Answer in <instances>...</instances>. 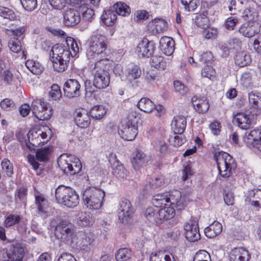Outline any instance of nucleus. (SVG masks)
<instances>
[{"label": "nucleus", "mask_w": 261, "mask_h": 261, "mask_svg": "<svg viewBox=\"0 0 261 261\" xmlns=\"http://www.w3.org/2000/svg\"><path fill=\"white\" fill-rule=\"evenodd\" d=\"M70 55V51L65 46L59 44L54 45L50 51V60L54 69L60 72L66 70Z\"/></svg>", "instance_id": "nucleus-1"}, {"label": "nucleus", "mask_w": 261, "mask_h": 261, "mask_svg": "<svg viewBox=\"0 0 261 261\" xmlns=\"http://www.w3.org/2000/svg\"><path fill=\"white\" fill-rule=\"evenodd\" d=\"M55 197L57 202L67 207L73 208L79 203L80 197L76 191L73 188L60 185L56 189Z\"/></svg>", "instance_id": "nucleus-2"}, {"label": "nucleus", "mask_w": 261, "mask_h": 261, "mask_svg": "<svg viewBox=\"0 0 261 261\" xmlns=\"http://www.w3.org/2000/svg\"><path fill=\"white\" fill-rule=\"evenodd\" d=\"M107 48L105 36L100 34L92 35L89 41V47L86 55L90 60H98L105 55Z\"/></svg>", "instance_id": "nucleus-3"}, {"label": "nucleus", "mask_w": 261, "mask_h": 261, "mask_svg": "<svg viewBox=\"0 0 261 261\" xmlns=\"http://www.w3.org/2000/svg\"><path fill=\"white\" fill-rule=\"evenodd\" d=\"M105 196V193L102 190L94 187H89L84 191L82 199L87 207L98 210L102 205Z\"/></svg>", "instance_id": "nucleus-4"}, {"label": "nucleus", "mask_w": 261, "mask_h": 261, "mask_svg": "<svg viewBox=\"0 0 261 261\" xmlns=\"http://www.w3.org/2000/svg\"><path fill=\"white\" fill-rule=\"evenodd\" d=\"M59 167L67 175H73L79 173L82 169L80 160L72 155L62 154L57 161Z\"/></svg>", "instance_id": "nucleus-5"}, {"label": "nucleus", "mask_w": 261, "mask_h": 261, "mask_svg": "<svg viewBox=\"0 0 261 261\" xmlns=\"http://www.w3.org/2000/svg\"><path fill=\"white\" fill-rule=\"evenodd\" d=\"M219 174L223 177H228L231 174V170L236 168L233 158L225 152H219L215 154Z\"/></svg>", "instance_id": "nucleus-6"}, {"label": "nucleus", "mask_w": 261, "mask_h": 261, "mask_svg": "<svg viewBox=\"0 0 261 261\" xmlns=\"http://www.w3.org/2000/svg\"><path fill=\"white\" fill-rule=\"evenodd\" d=\"M50 224L52 227L55 228V234L58 239L64 241H68L72 239L74 231L69 221L62 220L57 223L56 220H53Z\"/></svg>", "instance_id": "nucleus-7"}, {"label": "nucleus", "mask_w": 261, "mask_h": 261, "mask_svg": "<svg viewBox=\"0 0 261 261\" xmlns=\"http://www.w3.org/2000/svg\"><path fill=\"white\" fill-rule=\"evenodd\" d=\"M31 111L35 116L40 120H48L53 115L51 107L41 99H35L33 101Z\"/></svg>", "instance_id": "nucleus-8"}, {"label": "nucleus", "mask_w": 261, "mask_h": 261, "mask_svg": "<svg viewBox=\"0 0 261 261\" xmlns=\"http://www.w3.org/2000/svg\"><path fill=\"white\" fill-rule=\"evenodd\" d=\"M118 134L123 139L132 141L138 134L137 127L132 120H124L119 126Z\"/></svg>", "instance_id": "nucleus-9"}, {"label": "nucleus", "mask_w": 261, "mask_h": 261, "mask_svg": "<svg viewBox=\"0 0 261 261\" xmlns=\"http://www.w3.org/2000/svg\"><path fill=\"white\" fill-rule=\"evenodd\" d=\"M134 212V208L130 202L126 198L121 199L117 209L118 217L120 221L122 223H127Z\"/></svg>", "instance_id": "nucleus-10"}, {"label": "nucleus", "mask_w": 261, "mask_h": 261, "mask_svg": "<svg viewBox=\"0 0 261 261\" xmlns=\"http://www.w3.org/2000/svg\"><path fill=\"white\" fill-rule=\"evenodd\" d=\"M185 236L189 242H194L200 239L198 219L191 218L184 225Z\"/></svg>", "instance_id": "nucleus-11"}, {"label": "nucleus", "mask_w": 261, "mask_h": 261, "mask_svg": "<svg viewBox=\"0 0 261 261\" xmlns=\"http://www.w3.org/2000/svg\"><path fill=\"white\" fill-rule=\"evenodd\" d=\"M77 245L82 250L88 251L94 246V237L90 232L80 231L75 236Z\"/></svg>", "instance_id": "nucleus-12"}, {"label": "nucleus", "mask_w": 261, "mask_h": 261, "mask_svg": "<svg viewBox=\"0 0 261 261\" xmlns=\"http://www.w3.org/2000/svg\"><path fill=\"white\" fill-rule=\"evenodd\" d=\"M6 261H22L24 255L22 245L18 242L11 243L6 248Z\"/></svg>", "instance_id": "nucleus-13"}, {"label": "nucleus", "mask_w": 261, "mask_h": 261, "mask_svg": "<svg viewBox=\"0 0 261 261\" xmlns=\"http://www.w3.org/2000/svg\"><path fill=\"white\" fill-rule=\"evenodd\" d=\"M109 162L112 168V174L119 179L125 178L127 176V171L124 166L119 161L116 154L113 153L109 155Z\"/></svg>", "instance_id": "nucleus-14"}, {"label": "nucleus", "mask_w": 261, "mask_h": 261, "mask_svg": "<svg viewBox=\"0 0 261 261\" xmlns=\"http://www.w3.org/2000/svg\"><path fill=\"white\" fill-rule=\"evenodd\" d=\"M167 203H170V205L172 207H175L177 210H181L186 205L185 198L181 196L180 191L174 190L167 193Z\"/></svg>", "instance_id": "nucleus-15"}, {"label": "nucleus", "mask_w": 261, "mask_h": 261, "mask_svg": "<svg viewBox=\"0 0 261 261\" xmlns=\"http://www.w3.org/2000/svg\"><path fill=\"white\" fill-rule=\"evenodd\" d=\"M155 48L153 42L144 38L138 44L136 48V52L139 56L148 58L153 55Z\"/></svg>", "instance_id": "nucleus-16"}, {"label": "nucleus", "mask_w": 261, "mask_h": 261, "mask_svg": "<svg viewBox=\"0 0 261 261\" xmlns=\"http://www.w3.org/2000/svg\"><path fill=\"white\" fill-rule=\"evenodd\" d=\"M81 85L74 79H69L64 84L63 91L65 95L69 98L77 97L80 95Z\"/></svg>", "instance_id": "nucleus-17"}, {"label": "nucleus", "mask_w": 261, "mask_h": 261, "mask_svg": "<svg viewBox=\"0 0 261 261\" xmlns=\"http://www.w3.org/2000/svg\"><path fill=\"white\" fill-rule=\"evenodd\" d=\"M81 21L79 12L72 8H67L63 13V23L67 27L76 25Z\"/></svg>", "instance_id": "nucleus-18"}, {"label": "nucleus", "mask_w": 261, "mask_h": 261, "mask_svg": "<svg viewBox=\"0 0 261 261\" xmlns=\"http://www.w3.org/2000/svg\"><path fill=\"white\" fill-rule=\"evenodd\" d=\"M75 123L81 128H87L91 123L90 115L84 109H77L74 113Z\"/></svg>", "instance_id": "nucleus-19"}, {"label": "nucleus", "mask_w": 261, "mask_h": 261, "mask_svg": "<svg viewBox=\"0 0 261 261\" xmlns=\"http://www.w3.org/2000/svg\"><path fill=\"white\" fill-rule=\"evenodd\" d=\"M93 75V86L98 89L107 88L110 84V75L109 73L92 72Z\"/></svg>", "instance_id": "nucleus-20"}, {"label": "nucleus", "mask_w": 261, "mask_h": 261, "mask_svg": "<svg viewBox=\"0 0 261 261\" xmlns=\"http://www.w3.org/2000/svg\"><path fill=\"white\" fill-rule=\"evenodd\" d=\"M252 121L251 115L246 113H237L233 118V123L243 129H247L250 128L252 125Z\"/></svg>", "instance_id": "nucleus-21"}, {"label": "nucleus", "mask_w": 261, "mask_h": 261, "mask_svg": "<svg viewBox=\"0 0 261 261\" xmlns=\"http://www.w3.org/2000/svg\"><path fill=\"white\" fill-rule=\"evenodd\" d=\"M35 205L37 214L41 217L46 218L48 215V201L41 194H35Z\"/></svg>", "instance_id": "nucleus-22"}, {"label": "nucleus", "mask_w": 261, "mask_h": 261, "mask_svg": "<svg viewBox=\"0 0 261 261\" xmlns=\"http://www.w3.org/2000/svg\"><path fill=\"white\" fill-rule=\"evenodd\" d=\"M3 225L6 228L17 225V228L19 232H23L26 230L25 224L20 222V217L17 214L9 215L4 220Z\"/></svg>", "instance_id": "nucleus-23"}, {"label": "nucleus", "mask_w": 261, "mask_h": 261, "mask_svg": "<svg viewBox=\"0 0 261 261\" xmlns=\"http://www.w3.org/2000/svg\"><path fill=\"white\" fill-rule=\"evenodd\" d=\"M250 257L248 251L244 248H235L229 254V261H248Z\"/></svg>", "instance_id": "nucleus-24"}, {"label": "nucleus", "mask_w": 261, "mask_h": 261, "mask_svg": "<svg viewBox=\"0 0 261 261\" xmlns=\"http://www.w3.org/2000/svg\"><path fill=\"white\" fill-rule=\"evenodd\" d=\"M174 41L171 38L164 36L161 38L160 47L161 50L167 56L171 55L174 51Z\"/></svg>", "instance_id": "nucleus-25"}, {"label": "nucleus", "mask_w": 261, "mask_h": 261, "mask_svg": "<svg viewBox=\"0 0 261 261\" xmlns=\"http://www.w3.org/2000/svg\"><path fill=\"white\" fill-rule=\"evenodd\" d=\"M192 102L195 110L199 113H204L209 109V103L205 97L200 98L194 96L192 98Z\"/></svg>", "instance_id": "nucleus-26"}, {"label": "nucleus", "mask_w": 261, "mask_h": 261, "mask_svg": "<svg viewBox=\"0 0 261 261\" xmlns=\"http://www.w3.org/2000/svg\"><path fill=\"white\" fill-rule=\"evenodd\" d=\"M260 31L258 24L252 22L247 24H244L240 29V32L246 37L250 38L254 36Z\"/></svg>", "instance_id": "nucleus-27"}, {"label": "nucleus", "mask_w": 261, "mask_h": 261, "mask_svg": "<svg viewBox=\"0 0 261 261\" xmlns=\"http://www.w3.org/2000/svg\"><path fill=\"white\" fill-rule=\"evenodd\" d=\"M148 162V158L145 154L141 151H135L131 159V162L133 168L138 170L140 167L144 166Z\"/></svg>", "instance_id": "nucleus-28"}, {"label": "nucleus", "mask_w": 261, "mask_h": 261, "mask_svg": "<svg viewBox=\"0 0 261 261\" xmlns=\"http://www.w3.org/2000/svg\"><path fill=\"white\" fill-rule=\"evenodd\" d=\"M97 60L92 72L109 73V70L112 68V62L107 58H99Z\"/></svg>", "instance_id": "nucleus-29"}, {"label": "nucleus", "mask_w": 261, "mask_h": 261, "mask_svg": "<svg viewBox=\"0 0 261 261\" xmlns=\"http://www.w3.org/2000/svg\"><path fill=\"white\" fill-rule=\"evenodd\" d=\"M171 125L174 134H182L186 127V119L182 116H177L174 118Z\"/></svg>", "instance_id": "nucleus-30"}, {"label": "nucleus", "mask_w": 261, "mask_h": 261, "mask_svg": "<svg viewBox=\"0 0 261 261\" xmlns=\"http://www.w3.org/2000/svg\"><path fill=\"white\" fill-rule=\"evenodd\" d=\"M236 65L239 67H244L249 65L251 62L250 55L246 51L238 52L234 57Z\"/></svg>", "instance_id": "nucleus-31"}, {"label": "nucleus", "mask_w": 261, "mask_h": 261, "mask_svg": "<svg viewBox=\"0 0 261 261\" xmlns=\"http://www.w3.org/2000/svg\"><path fill=\"white\" fill-rule=\"evenodd\" d=\"M222 230L221 224L215 221L204 229V233L207 238H213L220 234Z\"/></svg>", "instance_id": "nucleus-32"}, {"label": "nucleus", "mask_w": 261, "mask_h": 261, "mask_svg": "<svg viewBox=\"0 0 261 261\" xmlns=\"http://www.w3.org/2000/svg\"><path fill=\"white\" fill-rule=\"evenodd\" d=\"M175 210L171 206H167L160 208L158 211L159 223L161 221L172 219L175 216Z\"/></svg>", "instance_id": "nucleus-33"}, {"label": "nucleus", "mask_w": 261, "mask_h": 261, "mask_svg": "<svg viewBox=\"0 0 261 261\" xmlns=\"http://www.w3.org/2000/svg\"><path fill=\"white\" fill-rule=\"evenodd\" d=\"M138 108L147 113H151L155 108V104L147 97L142 98L138 103Z\"/></svg>", "instance_id": "nucleus-34"}, {"label": "nucleus", "mask_w": 261, "mask_h": 261, "mask_svg": "<svg viewBox=\"0 0 261 261\" xmlns=\"http://www.w3.org/2000/svg\"><path fill=\"white\" fill-rule=\"evenodd\" d=\"M51 152L52 147L49 146L39 148L36 152V160L39 162H46L49 160Z\"/></svg>", "instance_id": "nucleus-35"}, {"label": "nucleus", "mask_w": 261, "mask_h": 261, "mask_svg": "<svg viewBox=\"0 0 261 261\" xmlns=\"http://www.w3.org/2000/svg\"><path fill=\"white\" fill-rule=\"evenodd\" d=\"M117 16L113 10H107L103 11L101 16L102 22L107 26L113 25L116 20Z\"/></svg>", "instance_id": "nucleus-36"}, {"label": "nucleus", "mask_w": 261, "mask_h": 261, "mask_svg": "<svg viewBox=\"0 0 261 261\" xmlns=\"http://www.w3.org/2000/svg\"><path fill=\"white\" fill-rule=\"evenodd\" d=\"M22 40H21V38L12 37H10L8 42V47L11 51L15 53H18L22 50L23 55H24V51L22 50Z\"/></svg>", "instance_id": "nucleus-37"}, {"label": "nucleus", "mask_w": 261, "mask_h": 261, "mask_svg": "<svg viewBox=\"0 0 261 261\" xmlns=\"http://www.w3.org/2000/svg\"><path fill=\"white\" fill-rule=\"evenodd\" d=\"M193 20L194 23L200 28L205 30L208 27L209 20L207 15L204 13L197 14Z\"/></svg>", "instance_id": "nucleus-38"}, {"label": "nucleus", "mask_w": 261, "mask_h": 261, "mask_svg": "<svg viewBox=\"0 0 261 261\" xmlns=\"http://www.w3.org/2000/svg\"><path fill=\"white\" fill-rule=\"evenodd\" d=\"M141 73V68L137 65H134L127 69L126 74V80L131 83L133 81L139 78Z\"/></svg>", "instance_id": "nucleus-39"}, {"label": "nucleus", "mask_w": 261, "mask_h": 261, "mask_svg": "<svg viewBox=\"0 0 261 261\" xmlns=\"http://www.w3.org/2000/svg\"><path fill=\"white\" fill-rule=\"evenodd\" d=\"M248 98L252 108L256 110H261V93L251 92L249 94Z\"/></svg>", "instance_id": "nucleus-40"}, {"label": "nucleus", "mask_w": 261, "mask_h": 261, "mask_svg": "<svg viewBox=\"0 0 261 261\" xmlns=\"http://www.w3.org/2000/svg\"><path fill=\"white\" fill-rule=\"evenodd\" d=\"M151 57V66L160 70H164L166 68L167 63L163 57L152 55Z\"/></svg>", "instance_id": "nucleus-41"}, {"label": "nucleus", "mask_w": 261, "mask_h": 261, "mask_svg": "<svg viewBox=\"0 0 261 261\" xmlns=\"http://www.w3.org/2000/svg\"><path fill=\"white\" fill-rule=\"evenodd\" d=\"M115 14L122 16L128 15L131 12L130 8L122 2H117L114 5Z\"/></svg>", "instance_id": "nucleus-42"}, {"label": "nucleus", "mask_w": 261, "mask_h": 261, "mask_svg": "<svg viewBox=\"0 0 261 261\" xmlns=\"http://www.w3.org/2000/svg\"><path fill=\"white\" fill-rule=\"evenodd\" d=\"M37 135V137L35 139H32V142H29V143H26L27 148H28L30 150H34V147L38 146L40 143H44L45 141H41L40 139L44 140L46 139L47 136L46 133L43 132L38 134Z\"/></svg>", "instance_id": "nucleus-43"}, {"label": "nucleus", "mask_w": 261, "mask_h": 261, "mask_svg": "<svg viewBox=\"0 0 261 261\" xmlns=\"http://www.w3.org/2000/svg\"><path fill=\"white\" fill-rule=\"evenodd\" d=\"M148 182V184L145 187L147 191L159 188L164 186L165 184L163 177L161 176L152 179Z\"/></svg>", "instance_id": "nucleus-44"}, {"label": "nucleus", "mask_w": 261, "mask_h": 261, "mask_svg": "<svg viewBox=\"0 0 261 261\" xmlns=\"http://www.w3.org/2000/svg\"><path fill=\"white\" fill-rule=\"evenodd\" d=\"M90 114L92 118L100 120L106 114V111L103 106H97L91 109Z\"/></svg>", "instance_id": "nucleus-45"}, {"label": "nucleus", "mask_w": 261, "mask_h": 261, "mask_svg": "<svg viewBox=\"0 0 261 261\" xmlns=\"http://www.w3.org/2000/svg\"><path fill=\"white\" fill-rule=\"evenodd\" d=\"M131 256L130 250L126 248L119 249L115 254V258L117 261H126Z\"/></svg>", "instance_id": "nucleus-46"}, {"label": "nucleus", "mask_w": 261, "mask_h": 261, "mask_svg": "<svg viewBox=\"0 0 261 261\" xmlns=\"http://www.w3.org/2000/svg\"><path fill=\"white\" fill-rule=\"evenodd\" d=\"M167 193L165 194H158L154 195L152 198V203L155 207H161L163 205H166L167 203Z\"/></svg>", "instance_id": "nucleus-47"}, {"label": "nucleus", "mask_w": 261, "mask_h": 261, "mask_svg": "<svg viewBox=\"0 0 261 261\" xmlns=\"http://www.w3.org/2000/svg\"><path fill=\"white\" fill-rule=\"evenodd\" d=\"M249 196L252 198L251 204L255 207H261V190L255 189L250 192Z\"/></svg>", "instance_id": "nucleus-48"}, {"label": "nucleus", "mask_w": 261, "mask_h": 261, "mask_svg": "<svg viewBox=\"0 0 261 261\" xmlns=\"http://www.w3.org/2000/svg\"><path fill=\"white\" fill-rule=\"evenodd\" d=\"M0 16L9 20L16 19V15L12 9L3 6H0Z\"/></svg>", "instance_id": "nucleus-49"}, {"label": "nucleus", "mask_w": 261, "mask_h": 261, "mask_svg": "<svg viewBox=\"0 0 261 261\" xmlns=\"http://www.w3.org/2000/svg\"><path fill=\"white\" fill-rule=\"evenodd\" d=\"M76 219L78 223L84 226H88L91 223V218L86 212L79 213L76 216Z\"/></svg>", "instance_id": "nucleus-50"}, {"label": "nucleus", "mask_w": 261, "mask_h": 261, "mask_svg": "<svg viewBox=\"0 0 261 261\" xmlns=\"http://www.w3.org/2000/svg\"><path fill=\"white\" fill-rule=\"evenodd\" d=\"M158 211L156 212L153 207L147 208L144 213V216L151 223H159Z\"/></svg>", "instance_id": "nucleus-51"}, {"label": "nucleus", "mask_w": 261, "mask_h": 261, "mask_svg": "<svg viewBox=\"0 0 261 261\" xmlns=\"http://www.w3.org/2000/svg\"><path fill=\"white\" fill-rule=\"evenodd\" d=\"M171 136L169 139V141L171 145L175 147H179L182 145L186 142V138L181 134Z\"/></svg>", "instance_id": "nucleus-52"}, {"label": "nucleus", "mask_w": 261, "mask_h": 261, "mask_svg": "<svg viewBox=\"0 0 261 261\" xmlns=\"http://www.w3.org/2000/svg\"><path fill=\"white\" fill-rule=\"evenodd\" d=\"M1 166L3 171L9 177H11L13 174V166L11 162L7 159L3 160Z\"/></svg>", "instance_id": "nucleus-53"}, {"label": "nucleus", "mask_w": 261, "mask_h": 261, "mask_svg": "<svg viewBox=\"0 0 261 261\" xmlns=\"http://www.w3.org/2000/svg\"><path fill=\"white\" fill-rule=\"evenodd\" d=\"M193 261H211V256L205 250H200L195 255Z\"/></svg>", "instance_id": "nucleus-54"}, {"label": "nucleus", "mask_w": 261, "mask_h": 261, "mask_svg": "<svg viewBox=\"0 0 261 261\" xmlns=\"http://www.w3.org/2000/svg\"><path fill=\"white\" fill-rule=\"evenodd\" d=\"M23 8L28 11H32L37 6V0H20Z\"/></svg>", "instance_id": "nucleus-55"}, {"label": "nucleus", "mask_w": 261, "mask_h": 261, "mask_svg": "<svg viewBox=\"0 0 261 261\" xmlns=\"http://www.w3.org/2000/svg\"><path fill=\"white\" fill-rule=\"evenodd\" d=\"M149 16L148 12L145 10H137L134 13V20L135 22H139L141 20L148 19Z\"/></svg>", "instance_id": "nucleus-56"}, {"label": "nucleus", "mask_w": 261, "mask_h": 261, "mask_svg": "<svg viewBox=\"0 0 261 261\" xmlns=\"http://www.w3.org/2000/svg\"><path fill=\"white\" fill-rule=\"evenodd\" d=\"M174 87L176 92L182 95L186 94L189 91L188 88L179 81L174 82Z\"/></svg>", "instance_id": "nucleus-57"}, {"label": "nucleus", "mask_w": 261, "mask_h": 261, "mask_svg": "<svg viewBox=\"0 0 261 261\" xmlns=\"http://www.w3.org/2000/svg\"><path fill=\"white\" fill-rule=\"evenodd\" d=\"M49 94L54 100L60 99L62 96V93L59 86L57 84H53Z\"/></svg>", "instance_id": "nucleus-58"}, {"label": "nucleus", "mask_w": 261, "mask_h": 261, "mask_svg": "<svg viewBox=\"0 0 261 261\" xmlns=\"http://www.w3.org/2000/svg\"><path fill=\"white\" fill-rule=\"evenodd\" d=\"M181 2L188 11H194L197 7V0H181Z\"/></svg>", "instance_id": "nucleus-59"}, {"label": "nucleus", "mask_w": 261, "mask_h": 261, "mask_svg": "<svg viewBox=\"0 0 261 261\" xmlns=\"http://www.w3.org/2000/svg\"><path fill=\"white\" fill-rule=\"evenodd\" d=\"M1 108L6 111H10L15 108V105L13 100L9 98L3 99L0 103Z\"/></svg>", "instance_id": "nucleus-60"}, {"label": "nucleus", "mask_w": 261, "mask_h": 261, "mask_svg": "<svg viewBox=\"0 0 261 261\" xmlns=\"http://www.w3.org/2000/svg\"><path fill=\"white\" fill-rule=\"evenodd\" d=\"M155 147L162 154H165L168 152V145L164 140H158Z\"/></svg>", "instance_id": "nucleus-61"}, {"label": "nucleus", "mask_w": 261, "mask_h": 261, "mask_svg": "<svg viewBox=\"0 0 261 261\" xmlns=\"http://www.w3.org/2000/svg\"><path fill=\"white\" fill-rule=\"evenodd\" d=\"M50 6L53 8L57 10H61L66 5V0H48Z\"/></svg>", "instance_id": "nucleus-62"}, {"label": "nucleus", "mask_w": 261, "mask_h": 261, "mask_svg": "<svg viewBox=\"0 0 261 261\" xmlns=\"http://www.w3.org/2000/svg\"><path fill=\"white\" fill-rule=\"evenodd\" d=\"M261 137V129H254L251 130L248 134V143L249 145L251 142L254 141L255 139H258Z\"/></svg>", "instance_id": "nucleus-63"}, {"label": "nucleus", "mask_w": 261, "mask_h": 261, "mask_svg": "<svg viewBox=\"0 0 261 261\" xmlns=\"http://www.w3.org/2000/svg\"><path fill=\"white\" fill-rule=\"evenodd\" d=\"M2 77L4 83L7 84H11L14 79L13 73L9 70L4 71Z\"/></svg>", "instance_id": "nucleus-64"}]
</instances>
